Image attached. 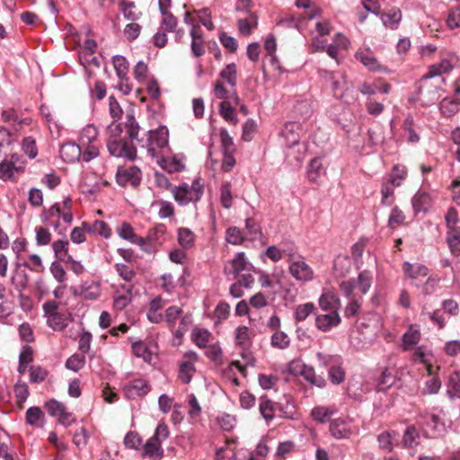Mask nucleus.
I'll return each mask as SVG.
<instances>
[{"label":"nucleus","instance_id":"nucleus-1","mask_svg":"<svg viewBox=\"0 0 460 460\" xmlns=\"http://www.w3.org/2000/svg\"><path fill=\"white\" fill-rule=\"evenodd\" d=\"M125 128L130 140L136 139L140 147L146 148L148 155L153 159L169 149V130L165 126H160L155 130H148L146 138H138L140 126L137 122L133 111L127 112Z\"/></svg>","mask_w":460,"mask_h":460},{"label":"nucleus","instance_id":"nucleus-2","mask_svg":"<svg viewBox=\"0 0 460 460\" xmlns=\"http://www.w3.org/2000/svg\"><path fill=\"white\" fill-rule=\"evenodd\" d=\"M122 132V125L117 120L112 121L108 126V151L114 157L134 161L137 158V148L131 141L121 137Z\"/></svg>","mask_w":460,"mask_h":460},{"label":"nucleus","instance_id":"nucleus-3","mask_svg":"<svg viewBox=\"0 0 460 460\" xmlns=\"http://www.w3.org/2000/svg\"><path fill=\"white\" fill-rule=\"evenodd\" d=\"M446 78L438 77L437 80L423 75L418 89L417 101L422 107H429L435 104L441 97L442 85Z\"/></svg>","mask_w":460,"mask_h":460},{"label":"nucleus","instance_id":"nucleus-4","mask_svg":"<svg viewBox=\"0 0 460 460\" xmlns=\"http://www.w3.org/2000/svg\"><path fill=\"white\" fill-rule=\"evenodd\" d=\"M203 185L199 180H195L191 185L183 183L181 186L174 187L172 193L174 199L181 206H185L190 202H198L203 195Z\"/></svg>","mask_w":460,"mask_h":460},{"label":"nucleus","instance_id":"nucleus-5","mask_svg":"<svg viewBox=\"0 0 460 460\" xmlns=\"http://www.w3.org/2000/svg\"><path fill=\"white\" fill-rule=\"evenodd\" d=\"M289 373L294 375H301L309 384L319 388L326 385V380L315 374L313 367L302 363L300 360H293L288 366Z\"/></svg>","mask_w":460,"mask_h":460},{"label":"nucleus","instance_id":"nucleus-6","mask_svg":"<svg viewBox=\"0 0 460 460\" xmlns=\"http://www.w3.org/2000/svg\"><path fill=\"white\" fill-rule=\"evenodd\" d=\"M417 421L421 426L423 434L426 438H437L444 430V424L440 418L436 414L430 412L420 413Z\"/></svg>","mask_w":460,"mask_h":460},{"label":"nucleus","instance_id":"nucleus-7","mask_svg":"<svg viewBox=\"0 0 460 460\" xmlns=\"http://www.w3.org/2000/svg\"><path fill=\"white\" fill-rule=\"evenodd\" d=\"M253 266L246 259L243 252H237L234 258L229 261L225 268L224 273L229 279H235L238 276L245 271H252Z\"/></svg>","mask_w":460,"mask_h":460},{"label":"nucleus","instance_id":"nucleus-8","mask_svg":"<svg viewBox=\"0 0 460 460\" xmlns=\"http://www.w3.org/2000/svg\"><path fill=\"white\" fill-rule=\"evenodd\" d=\"M198 354L192 350L184 353L183 359L179 365L178 377L181 383L185 385L190 383L196 372L195 363L198 361Z\"/></svg>","mask_w":460,"mask_h":460},{"label":"nucleus","instance_id":"nucleus-9","mask_svg":"<svg viewBox=\"0 0 460 460\" xmlns=\"http://www.w3.org/2000/svg\"><path fill=\"white\" fill-rule=\"evenodd\" d=\"M288 270L290 275L299 282H308L314 279V270L301 256H297V259L288 263Z\"/></svg>","mask_w":460,"mask_h":460},{"label":"nucleus","instance_id":"nucleus-10","mask_svg":"<svg viewBox=\"0 0 460 460\" xmlns=\"http://www.w3.org/2000/svg\"><path fill=\"white\" fill-rule=\"evenodd\" d=\"M142 172L137 166H130L128 168L119 167L116 174V181L120 186H127L128 184L133 187H137L140 184Z\"/></svg>","mask_w":460,"mask_h":460},{"label":"nucleus","instance_id":"nucleus-11","mask_svg":"<svg viewBox=\"0 0 460 460\" xmlns=\"http://www.w3.org/2000/svg\"><path fill=\"white\" fill-rule=\"evenodd\" d=\"M302 128L298 122L289 121L287 122L280 130V137L283 144L291 148L299 144L301 137Z\"/></svg>","mask_w":460,"mask_h":460},{"label":"nucleus","instance_id":"nucleus-12","mask_svg":"<svg viewBox=\"0 0 460 460\" xmlns=\"http://www.w3.org/2000/svg\"><path fill=\"white\" fill-rule=\"evenodd\" d=\"M73 295L85 300H96L101 295L100 282L93 279L83 281L73 289Z\"/></svg>","mask_w":460,"mask_h":460},{"label":"nucleus","instance_id":"nucleus-13","mask_svg":"<svg viewBox=\"0 0 460 460\" xmlns=\"http://www.w3.org/2000/svg\"><path fill=\"white\" fill-rule=\"evenodd\" d=\"M355 58L369 71L388 74L389 69L381 65L369 50L358 51Z\"/></svg>","mask_w":460,"mask_h":460},{"label":"nucleus","instance_id":"nucleus-14","mask_svg":"<svg viewBox=\"0 0 460 460\" xmlns=\"http://www.w3.org/2000/svg\"><path fill=\"white\" fill-rule=\"evenodd\" d=\"M420 329L416 325L411 324L408 330L402 335L399 347L404 351L411 350L414 345L420 342Z\"/></svg>","mask_w":460,"mask_h":460},{"label":"nucleus","instance_id":"nucleus-15","mask_svg":"<svg viewBox=\"0 0 460 460\" xmlns=\"http://www.w3.org/2000/svg\"><path fill=\"white\" fill-rule=\"evenodd\" d=\"M153 159L155 160L163 170L170 173L181 172L184 168V164L180 159L175 156H165V152L159 154Z\"/></svg>","mask_w":460,"mask_h":460},{"label":"nucleus","instance_id":"nucleus-16","mask_svg":"<svg viewBox=\"0 0 460 460\" xmlns=\"http://www.w3.org/2000/svg\"><path fill=\"white\" fill-rule=\"evenodd\" d=\"M150 391L147 381L137 378L125 385V393L128 398L134 399L137 396H144Z\"/></svg>","mask_w":460,"mask_h":460},{"label":"nucleus","instance_id":"nucleus-17","mask_svg":"<svg viewBox=\"0 0 460 460\" xmlns=\"http://www.w3.org/2000/svg\"><path fill=\"white\" fill-rule=\"evenodd\" d=\"M330 432L337 439L349 438L352 434L348 422L341 418L333 419L330 422Z\"/></svg>","mask_w":460,"mask_h":460},{"label":"nucleus","instance_id":"nucleus-18","mask_svg":"<svg viewBox=\"0 0 460 460\" xmlns=\"http://www.w3.org/2000/svg\"><path fill=\"white\" fill-rule=\"evenodd\" d=\"M340 323L341 317L337 311H332L325 314H319L315 318L316 327L323 332H327L331 328L338 326Z\"/></svg>","mask_w":460,"mask_h":460},{"label":"nucleus","instance_id":"nucleus-19","mask_svg":"<svg viewBox=\"0 0 460 460\" xmlns=\"http://www.w3.org/2000/svg\"><path fill=\"white\" fill-rule=\"evenodd\" d=\"M433 199L429 193L419 190L411 199V205L415 214L426 213L431 207Z\"/></svg>","mask_w":460,"mask_h":460},{"label":"nucleus","instance_id":"nucleus-20","mask_svg":"<svg viewBox=\"0 0 460 460\" xmlns=\"http://www.w3.org/2000/svg\"><path fill=\"white\" fill-rule=\"evenodd\" d=\"M432 358L433 354L431 350L429 349L425 345L417 346L413 349V353L411 356L412 360L415 363L427 365V369L429 375H431L432 371V365L430 364Z\"/></svg>","mask_w":460,"mask_h":460},{"label":"nucleus","instance_id":"nucleus-21","mask_svg":"<svg viewBox=\"0 0 460 460\" xmlns=\"http://www.w3.org/2000/svg\"><path fill=\"white\" fill-rule=\"evenodd\" d=\"M60 157L66 163H74L80 159L82 149L75 143L68 142L64 144L59 150Z\"/></svg>","mask_w":460,"mask_h":460},{"label":"nucleus","instance_id":"nucleus-22","mask_svg":"<svg viewBox=\"0 0 460 460\" xmlns=\"http://www.w3.org/2000/svg\"><path fill=\"white\" fill-rule=\"evenodd\" d=\"M142 456L150 460H161L164 456L162 445L150 438L143 446Z\"/></svg>","mask_w":460,"mask_h":460},{"label":"nucleus","instance_id":"nucleus-23","mask_svg":"<svg viewBox=\"0 0 460 460\" xmlns=\"http://www.w3.org/2000/svg\"><path fill=\"white\" fill-rule=\"evenodd\" d=\"M402 12L398 7H392L385 13H382L380 19L386 28L396 30L402 21Z\"/></svg>","mask_w":460,"mask_h":460},{"label":"nucleus","instance_id":"nucleus-24","mask_svg":"<svg viewBox=\"0 0 460 460\" xmlns=\"http://www.w3.org/2000/svg\"><path fill=\"white\" fill-rule=\"evenodd\" d=\"M84 229L89 234H97L104 238H109L111 229L107 223L102 220H95L93 223L83 222Z\"/></svg>","mask_w":460,"mask_h":460},{"label":"nucleus","instance_id":"nucleus-25","mask_svg":"<svg viewBox=\"0 0 460 460\" xmlns=\"http://www.w3.org/2000/svg\"><path fill=\"white\" fill-rule=\"evenodd\" d=\"M307 178L311 182H318L322 176L325 174V169L323 165L322 159L319 157L313 158L307 165Z\"/></svg>","mask_w":460,"mask_h":460},{"label":"nucleus","instance_id":"nucleus-26","mask_svg":"<svg viewBox=\"0 0 460 460\" xmlns=\"http://www.w3.org/2000/svg\"><path fill=\"white\" fill-rule=\"evenodd\" d=\"M439 110L444 117H452L460 111V100L455 97H445L439 103Z\"/></svg>","mask_w":460,"mask_h":460},{"label":"nucleus","instance_id":"nucleus-27","mask_svg":"<svg viewBox=\"0 0 460 460\" xmlns=\"http://www.w3.org/2000/svg\"><path fill=\"white\" fill-rule=\"evenodd\" d=\"M62 208L59 203H54L49 209H44L40 215L41 221L44 224L49 225L53 226L55 229H58L60 226L59 221L51 222L53 217L59 218L61 216Z\"/></svg>","mask_w":460,"mask_h":460},{"label":"nucleus","instance_id":"nucleus-28","mask_svg":"<svg viewBox=\"0 0 460 460\" xmlns=\"http://www.w3.org/2000/svg\"><path fill=\"white\" fill-rule=\"evenodd\" d=\"M452 69L453 66L450 61L444 59L440 63L429 66V71L425 75L434 80H437L438 77L445 78L444 75L448 74Z\"/></svg>","mask_w":460,"mask_h":460},{"label":"nucleus","instance_id":"nucleus-29","mask_svg":"<svg viewBox=\"0 0 460 460\" xmlns=\"http://www.w3.org/2000/svg\"><path fill=\"white\" fill-rule=\"evenodd\" d=\"M337 412V409L334 406H315L311 411L312 418L320 422L325 423L329 421L330 418Z\"/></svg>","mask_w":460,"mask_h":460},{"label":"nucleus","instance_id":"nucleus-30","mask_svg":"<svg viewBox=\"0 0 460 460\" xmlns=\"http://www.w3.org/2000/svg\"><path fill=\"white\" fill-rule=\"evenodd\" d=\"M404 274L410 279H417L418 277H426L429 274V269L420 263H410L405 261L402 265Z\"/></svg>","mask_w":460,"mask_h":460},{"label":"nucleus","instance_id":"nucleus-31","mask_svg":"<svg viewBox=\"0 0 460 460\" xmlns=\"http://www.w3.org/2000/svg\"><path fill=\"white\" fill-rule=\"evenodd\" d=\"M319 305L324 311H337L340 305V299L335 293L327 291L321 296Z\"/></svg>","mask_w":460,"mask_h":460},{"label":"nucleus","instance_id":"nucleus-32","mask_svg":"<svg viewBox=\"0 0 460 460\" xmlns=\"http://www.w3.org/2000/svg\"><path fill=\"white\" fill-rule=\"evenodd\" d=\"M277 404L267 397H261L259 403V410L261 417L267 423L271 421L275 417V411Z\"/></svg>","mask_w":460,"mask_h":460},{"label":"nucleus","instance_id":"nucleus-33","mask_svg":"<svg viewBox=\"0 0 460 460\" xmlns=\"http://www.w3.org/2000/svg\"><path fill=\"white\" fill-rule=\"evenodd\" d=\"M25 421L30 426L41 427L44 423V413L40 407H30L25 413Z\"/></svg>","mask_w":460,"mask_h":460},{"label":"nucleus","instance_id":"nucleus-34","mask_svg":"<svg viewBox=\"0 0 460 460\" xmlns=\"http://www.w3.org/2000/svg\"><path fill=\"white\" fill-rule=\"evenodd\" d=\"M329 78L333 96L337 99H341L343 96L344 90L346 88L345 77L341 74L330 73Z\"/></svg>","mask_w":460,"mask_h":460},{"label":"nucleus","instance_id":"nucleus-35","mask_svg":"<svg viewBox=\"0 0 460 460\" xmlns=\"http://www.w3.org/2000/svg\"><path fill=\"white\" fill-rule=\"evenodd\" d=\"M112 63L117 76L121 80H128V63L124 56L115 55L112 57Z\"/></svg>","mask_w":460,"mask_h":460},{"label":"nucleus","instance_id":"nucleus-36","mask_svg":"<svg viewBox=\"0 0 460 460\" xmlns=\"http://www.w3.org/2000/svg\"><path fill=\"white\" fill-rule=\"evenodd\" d=\"M211 338V332L207 329L195 328L191 332V340L200 349H205Z\"/></svg>","mask_w":460,"mask_h":460},{"label":"nucleus","instance_id":"nucleus-37","mask_svg":"<svg viewBox=\"0 0 460 460\" xmlns=\"http://www.w3.org/2000/svg\"><path fill=\"white\" fill-rule=\"evenodd\" d=\"M51 246L56 259L60 261L65 262L68 257L72 256L68 253L69 243L67 240H57L52 243Z\"/></svg>","mask_w":460,"mask_h":460},{"label":"nucleus","instance_id":"nucleus-38","mask_svg":"<svg viewBox=\"0 0 460 460\" xmlns=\"http://www.w3.org/2000/svg\"><path fill=\"white\" fill-rule=\"evenodd\" d=\"M447 395L450 400L460 398V373L455 372L449 376Z\"/></svg>","mask_w":460,"mask_h":460},{"label":"nucleus","instance_id":"nucleus-39","mask_svg":"<svg viewBox=\"0 0 460 460\" xmlns=\"http://www.w3.org/2000/svg\"><path fill=\"white\" fill-rule=\"evenodd\" d=\"M447 242L452 253L460 254V227H452L447 232Z\"/></svg>","mask_w":460,"mask_h":460},{"label":"nucleus","instance_id":"nucleus-40","mask_svg":"<svg viewBox=\"0 0 460 460\" xmlns=\"http://www.w3.org/2000/svg\"><path fill=\"white\" fill-rule=\"evenodd\" d=\"M372 284V274L369 270L361 271L356 279V287L359 290L360 295L368 292Z\"/></svg>","mask_w":460,"mask_h":460},{"label":"nucleus","instance_id":"nucleus-41","mask_svg":"<svg viewBox=\"0 0 460 460\" xmlns=\"http://www.w3.org/2000/svg\"><path fill=\"white\" fill-rule=\"evenodd\" d=\"M165 232L166 228L164 225H157L148 231L147 240L153 243V245L156 248V245H160L164 243Z\"/></svg>","mask_w":460,"mask_h":460},{"label":"nucleus","instance_id":"nucleus-42","mask_svg":"<svg viewBox=\"0 0 460 460\" xmlns=\"http://www.w3.org/2000/svg\"><path fill=\"white\" fill-rule=\"evenodd\" d=\"M194 239L195 234L190 229L186 227H180L178 229V242L182 248H191L194 244Z\"/></svg>","mask_w":460,"mask_h":460},{"label":"nucleus","instance_id":"nucleus-43","mask_svg":"<svg viewBox=\"0 0 460 460\" xmlns=\"http://www.w3.org/2000/svg\"><path fill=\"white\" fill-rule=\"evenodd\" d=\"M395 381L394 374L389 368H385L380 376L377 379V389L378 391H385L390 388Z\"/></svg>","mask_w":460,"mask_h":460},{"label":"nucleus","instance_id":"nucleus-44","mask_svg":"<svg viewBox=\"0 0 460 460\" xmlns=\"http://www.w3.org/2000/svg\"><path fill=\"white\" fill-rule=\"evenodd\" d=\"M219 77L225 80L231 87L234 88L237 84V72L235 64H228L219 73Z\"/></svg>","mask_w":460,"mask_h":460},{"label":"nucleus","instance_id":"nucleus-45","mask_svg":"<svg viewBox=\"0 0 460 460\" xmlns=\"http://www.w3.org/2000/svg\"><path fill=\"white\" fill-rule=\"evenodd\" d=\"M219 113L225 120L233 125L238 123V119L235 114V109L227 102H221L219 104Z\"/></svg>","mask_w":460,"mask_h":460},{"label":"nucleus","instance_id":"nucleus-46","mask_svg":"<svg viewBox=\"0 0 460 460\" xmlns=\"http://www.w3.org/2000/svg\"><path fill=\"white\" fill-rule=\"evenodd\" d=\"M316 358L320 366L324 367L332 368V367L337 366L338 364H342V358L339 355H331L323 352H318L316 354Z\"/></svg>","mask_w":460,"mask_h":460},{"label":"nucleus","instance_id":"nucleus-47","mask_svg":"<svg viewBox=\"0 0 460 460\" xmlns=\"http://www.w3.org/2000/svg\"><path fill=\"white\" fill-rule=\"evenodd\" d=\"M420 435L414 426L406 428L402 437V443L407 447H414L419 444Z\"/></svg>","mask_w":460,"mask_h":460},{"label":"nucleus","instance_id":"nucleus-48","mask_svg":"<svg viewBox=\"0 0 460 460\" xmlns=\"http://www.w3.org/2000/svg\"><path fill=\"white\" fill-rule=\"evenodd\" d=\"M132 352L137 358H142L145 362L151 363L152 354L146 345L139 341L132 344Z\"/></svg>","mask_w":460,"mask_h":460},{"label":"nucleus","instance_id":"nucleus-49","mask_svg":"<svg viewBox=\"0 0 460 460\" xmlns=\"http://www.w3.org/2000/svg\"><path fill=\"white\" fill-rule=\"evenodd\" d=\"M98 136V129L93 125H87L83 128L80 134L81 145H89L96 139Z\"/></svg>","mask_w":460,"mask_h":460},{"label":"nucleus","instance_id":"nucleus-50","mask_svg":"<svg viewBox=\"0 0 460 460\" xmlns=\"http://www.w3.org/2000/svg\"><path fill=\"white\" fill-rule=\"evenodd\" d=\"M342 364H338L335 367L328 369V377L332 384L340 385L345 380V370L342 368Z\"/></svg>","mask_w":460,"mask_h":460},{"label":"nucleus","instance_id":"nucleus-51","mask_svg":"<svg viewBox=\"0 0 460 460\" xmlns=\"http://www.w3.org/2000/svg\"><path fill=\"white\" fill-rule=\"evenodd\" d=\"M85 365V357L81 354H73L66 361V367L74 372H77Z\"/></svg>","mask_w":460,"mask_h":460},{"label":"nucleus","instance_id":"nucleus-52","mask_svg":"<svg viewBox=\"0 0 460 460\" xmlns=\"http://www.w3.org/2000/svg\"><path fill=\"white\" fill-rule=\"evenodd\" d=\"M182 314V309L179 306L172 305L165 310L164 320L166 322L170 328H174L176 321Z\"/></svg>","mask_w":460,"mask_h":460},{"label":"nucleus","instance_id":"nucleus-53","mask_svg":"<svg viewBox=\"0 0 460 460\" xmlns=\"http://www.w3.org/2000/svg\"><path fill=\"white\" fill-rule=\"evenodd\" d=\"M18 168L12 161L4 160L0 162V179L3 181H11L13 178V172Z\"/></svg>","mask_w":460,"mask_h":460},{"label":"nucleus","instance_id":"nucleus-54","mask_svg":"<svg viewBox=\"0 0 460 460\" xmlns=\"http://www.w3.org/2000/svg\"><path fill=\"white\" fill-rule=\"evenodd\" d=\"M121 288L127 290V294L115 296L113 301L114 308L119 311L123 310L131 302L132 287L126 288L125 285H122Z\"/></svg>","mask_w":460,"mask_h":460},{"label":"nucleus","instance_id":"nucleus-55","mask_svg":"<svg viewBox=\"0 0 460 460\" xmlns=\"http://www.w3.org/2000/svg\"><path fill=\"white\" fill-rule=\"evenodd\" d=\"M271 345L278 349H286L290 344V340L286 332L277 331L275 332L270 339Z\"/></svg>","mask_w":460,"mask_h":460},{"label":"nucleus","instance_id":"nucleus-56","mask_svg":"<svg viewBox=\"0 0 460 460\" xmlns=\"http://www.w3.org/2000/svg\"><path fill=\"white\" fill-rule=\"evenodd\" d=\"M226 240L231 244L238 245L243 242L244 237L240 228L236 226H231L226 229Z\"/></svg>","mask_w":460,"mask_h":460},{"label":"nucleus","instance_id":"nucleus-57","mask_svg":"<svg viewBox=\"0 0 460 460\" xmlns=\"http://www.w3.org/2000/svg\"><path fill=\"white\" fill-rule=\"evenodd\" d=\"M315 307L313 303H305L296 307L295 318L297 322L305 321L311 314L314 313Z\"/></svg>","mask_w":460,"mask_h":460},{"label":"nucleus","instance_id":"nucleus-58","mask_svg":"<svg viewBox=\"0 0 460 460\" xmlns=\"http://www.w3.org/2000/svg\"><path fill=\"white\" fill-rule=\"evenodd\" d=\"M48 325L54 331H62L67 326V321L66 317L58 313L52 316H49L47 319Z\"/></svg>","mask_w":460,"mask_h":460},{"label":"nucleus","instance_id":"nucleus-59","mask_svg":"<svg viewBox=\"0 0 460 460\" xmlns=\"http://www.w3.org/2000/svg\"><path fill=\"white\" fill-rule=\"evenodd\" d=\"M421 316L430 320L438 329H443L446 326L445 317L439 310H434L432 312L422 311Z\"/></svg>","mask_w":460,"mask_h":460},{"label":"nucleus","instance_id":"nucleus-60","mask_svg":"<svg viewBox=\"0 0 460 460\" xmlns=\"http://www.w3.org/2000/svg\"><path fill=\"white\" fill-rule=\"evenodd\" d=\"M123 442L127 448L138 450L142 445V438L137 432L128 431L126 434Z\"/></svg>","mask_w":460,"mask_h":460},{"label":"nucleus","instance_id":"nucleus-61","mask_svg":"<svg viewBox=\"0 0 460 460\" xmlns=\"http://www.w3.org/2000/svg\"><path fill=\"white\" fill-rule=\"evenodd\" d=\"M441 388V381L438 376H431L424 383L423 394H436Z\"/></svg>","mask_w":460,"mask_h":460},{"label":"nucleus","instance_id":"nucleus-62","mask_svg":"<svg viewBox=\"0 0 460 460\" xmlns=\"http://www.w3.org/2000/svg\"><path fill=\"white\" fill-rule=\"evenodd\" d=\"M118 234L120 238L130 242L131 243L137 237V234L131 226V225L128 222H124L121 226L117 229Z\"/></svg>","mask_w":460,"mask_h":460},{"label":"nucleus","instance_id":"nucleus-63","mask_svg":"<svg viewBox=\"0 0 460 460\" xmlns=\"http://www.w3.org/2000/svg\"><path fill=\"white\" fill-rule=\"evenodd\" d=\"M205 354L214 363L219 364L222 361L223 351L218 342L208 346Z\"/></svg>","mask_w":460,"mask_h":460},{"label":"nucleus","instance_id":"nucleus-64","mask_svg":"<svg viewBox=\"0 0 460 460\" xmlns=\"http://www.w3.org/2000/svg\"><path fill=\"white\" fill-rule=\"evenodd\" d=\"M160 13L163 16L161 25L164 28L166 31H172L178 24L177 18L170 11L162 12Z\"/></svg>","mask_w":460,"mask_h":460}]
</instances>
